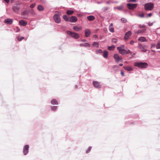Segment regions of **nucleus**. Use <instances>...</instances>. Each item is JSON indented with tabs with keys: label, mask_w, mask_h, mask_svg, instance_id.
<instances>
[{
	"label": "nucleus",
	"mask_w": 160,
	"mask_h": 160,
	"mask_svg": "<svg viewBox=\"0 0 160 160\" xmlns=\"http://www.w3.org/2000/svg\"><path fill=\"white\" fill-rule=\"evenodd\" d=\"M124 48V46L122 45V46H120V47H118L117 48V50L119 51V52L122 54H128L129 53H131V52H130V51L129 50H126L123 48Z\"/></svg>",
	"instance_id": "nucleus-1"
},
{
	"label": "nucleus",
	"mask_w": 160,
	"mask_h": 160,
	"mask_svg": "<svg viewBox=\"0 0 160 160\" xmlns=\"http://www.w3.org/2000/svg\"><path fill=\"white\" fill-rule=\"evenodd\" d=\"M134 65L141 68H146L148 66V64L145 62H135Z\"/></svg>",
	"instance_id": "nucleus-2"
},
{
	"label": "nucleus",
	"mask_w": 160,
	"mask_h": 160,
	"mask_svg": "<svg viewBox=\"0 0 160 160\" xmlns=\"http://www.w3.org/2000/svg\"><path fill=\"white\" fill-rule=\"evenodd\" d=\"M67 34L70 35L72 38L75 39H78L80 38L79 35L75 32L68 31H67Z\"/></svg>",
	"instance_id": "nucleus-3"
},
{
	"label": "nucleus",
	"mask_w": 160,
	"mask_h": 160,
	"mask_svg": "<svg viewBox=\"0 0 160 160\" xmlns=\"http://www.w3.org/2000/svg\"><path fill=\"white\" fill-rule=\"evenodd\" d=\"M154 8V4L152 2H149L144 5V8L146 11L152 10Z\"/></svg>",
	"instance_id": "nucleus-4"
},
{
	"label": "nucleus",
	"mask_w": 160,
	"mask_h": 160,
	"mask_svg": "<svg viewBox=\"0 0 160 160\" xmlns=\"http://www.w3.org/2000/svg\"><path fill=\"white\" fill-rule=\"evenodd\" d=\"M20 4H16L13 5L12 7V9L13 11L16 13H18L20 9Z\"/></svg>",
	"instance_id": "nucleus-5"
},
{
	"label": "nucleus",
	"mask_w": 160,
	"mask_h": 160,
	"mask_svg": "<svg viewBox=\"0 0 160 160\" xmlns=\"http://www.w3.org/2000/svg\"><path fill=\"white\" fill-rule=\"evenodd\" d=\"M138 48L142 52H145L147 51V47L145 45H143L140 44H139Z\"/></svg>",
	"instance_id": "nucleus-6"
},
{
	"label": "nucleus",
	"mask_w": 160,
	"mask_h": 160,
	"mask_svg": "<svg viewBox=\"0 0 160 160\" xmlns=\"http://www.w3.org/2000/svg\"><path fill=\"white\" fill-rule=\"evenodd\" d=\"M53 19L55 22L57 23H59L61 22V19L59 15L55 14L53 17Z\"/></svg>",
	"instance_id": "nucleus-7"
},
{
	"label": "nucleus",
	"mask_w": 160,
	"mask_h": 160,
	"mask_svg": "<svg viewBox=\"0 0 160 160\" xmlns=\"http://www.w3.org/2000/svg\"><path fill=\"white\" fill-rule=\"evenodd\" d=\"M113 58L116 62H122V59L121 57L119 56L118 54L114 55Z\"/></svg>",
	"instance_id": "nucleus-8"
},
{
	"label": "nucleus",
	"mask_w": 160,
	"mask_h": 160,
	"mask_svg": "<svg viewBox=\"0 0 160 160\" xmlns=\"http://www.w3.org/2000/svg\"><path fill=\"white\" fill-rule=\"evenodd\" d=\"M127 6L128 8L132 10L134 9V8H135L137 6V4H130V3H128L127 4Z\"/></svg>",
	"instance_id": "nucleus-9"
},
{
	"label": "nucleus",
	"mask_w": 160,
	"mask_h": 160,
	"mask_svg": "<svg viewBox=\"0 0 160 160\" xmlns=\"http://www.w3.org/2000/svg\"><path fill=\"white\" fill-rule=\"evenodd\" d=\"M29 146L28 145H25L23 148V152L25 155H26L28 152Z\"/></svg>",
	"instance_id": "nucleus-10"
},
{
	"label": "nucleus",
	"mask_w": 160,
	"mask_h": 160,
	"mask_svg": "<svg viewBox=\"0 0 160 160\" xmlns=\"http://www.w3.org/2000/svg\"><path fill=\"white\" fill-rule=\"evenodd\" d=\"M78 19L76 17L72 16L70 17L69 22H75L77 21Z\"/></svg>",
	"instance_id": "nucleus-11"
},
{
	"label": "nucleus",
	"mask_w": 160,
	"mask_h": 160,
	"mask_svg": "<svg viewBox=\"0 0 160 160\" xmlns=\"http://www.w3.org/2000/svg\"><path fill=\"white\" fill-rule=\"evenodd\" d=\"M93 85L96 88H101V85L97 81H94L93 82Z\"/></svg>",
	"instance_id": "nucleus-12"
},
{
	"label": "nucleus",
	"mask_w": 160,
	"mask_h": 160,
	"mask_svg": "<svg viewBox=\"0 0 160 160\" xmlns=\"http://www.w3.org/2000/svg\"><path fill=\"white\" fill-rule=\"evenodd\" d=\"M91 34V32L89 29H87L85 30V36L86 37H88Z\"/></svg>",
	"instance_id": "nucleus-13"
},
{
	"label": "nucleus",
	"mask_w": 160,
	"mask_h": 160,
	"mask_svg": "<svg viewBox=\"0 0 160 160\" xmlns=\"http://www.w3.org/2000/svg\"><path fill=\"white\" fill-rule=\"evenodd\" d=\"M131 35V32L130 31H129L127 32L124 36L125 39H128L129 37Z\"/></svg>",
	"instance_id": "nucleus-14"
},
{
	"label": "nucleus",
	"mask_w": 160,
	"mask_h": 160,
	"mask_svg": "<svg viewBox=\"0 0 160 160\" xmlns=\"http://www.w3.org/2000/svg\"><path fill=\"white\" fill-rule=\"evenodd\" d=\"M19 23L21 26H25L27 24L28 22L25 20H21L19 22Z\"/></svg>",
	"instance_id": "nucleus-15"
},
{
	"label": "nucleus",
	"mask_w": 160,
	"mask_h": 160,
	"mask_svg": "<svg viewBox=\"0 0 160 160\" xmlns=\"http://www.w3.org/2000/svg\"><path fill=\"white\" fill-rule=\"evenodd\" d=\"M73 29L76 31H78L82 30V28L81 27H78L77 26H75L73 27Z\"/></svg>",
	"instance_id": "nucleus-16"
},
{
	"label": "nucleus",
	"mask_w": 160,
	"mask_h": 160,
	"mask_svg": "<svg viewBox=\"0 0 160 160\" xmlns=\"http://www.w3.org/2000/svg\"><path fill=\"white\" fill-rule=\"evenodd\" d=\"M12 20L9 18L6 19L4 21L5 23L9 24H12Z\"/></svg>",
	"instance_id": "nucleus-17"
},
{
	"label": "nucleus",
	"mask_w": 160,
	"mask_h": 160,
	"mask_svg": "<svg viewBox=\"0 0 160 160\" xmlns=\"http://www.w3.org/2000/svg\"><path fill=\"white\" fill-rule=\"evenodd\" d=\"M124 68L128 71H131L132 70V68L130 66H127L124 67Z\"/></svg>",
	"instance_id": "nucleus-18"
},
{
	"label": "nucleus",
	"mask_w": 160,
	"mask_h": 160,
	"mask_svg": "<svg viewBox=\"0 0 160 160\" xmlns=\"http://www.w3.org/2000/svg\"><path fill=\"white\" fill-rule=\"evenodd\" d=\"M138 40L139 41L141 42H147V40L146 39V38L145 37H140L138 39Z\"/></svg>",
	"instance_id": "nucleus-19"
},
{
	"label": "nucleus",
	"mask_w": 160,
	"mask_h": 160,
	"mask_svg": "<svg viewBox=\"0 0 160 160\" xmlns=\"http://www.w3.org/2000/svg\"><path fill=\"white\" fill-rule=\"evenodd\" d=\"M44 7L41 5H39L38 6L37 9L39 11H43L44 10Z\"/></svg>",
	"instance_id": "nucleus-20"
},
{
	"label": "nucleus",
	"mask_w": 160,
	"mask_h": 160,
	"mask_svg": "<svg viewBox=\"0 0 160 160\" xmlns=\"http://www.w3.org/2000/svg\"><path fill=\"white\" fill-rule=\"evenodd\" d=\"M80 46H85L89 47L90 46V45L89 44L87 43H81L79 45Z\"/></svg>",
	"instance_id": "nucleus-21"
},
{
	"label": "nucleus",
	"mask_w": 160,
	"mask_h": 160,
	"mask_svg": "<svg viewBox=\"0 0 160 160\" xmlns=\"http://www.w3.org/2000/svg\"><path fill=\"white\" fill-rule=\"evenodd\" d=\"M108 52L107 51L105 50V51H104V52H103L102 56L104 58H107L108 56Z\"/></svg>",
	"instance_id": "nucleus-22"
},
{
	"label": "nucleus",
	"mask_w": 160,
	"mask_h": 160,
	"mask_svg": "<svg viewBox=\"0 0 160 160\" xmlns=\"http://www.w3.org/2000/svg\"><path fill=\"white\" fill-rule=\"evenodd\" d=\"M87 19L90 21H91L95 19V17L93 16H88L87 17Z\"/></svg>",
	"instance_id": "nucleus-23"
},
{
	"label": "nucleus",
	"mask_w": 160,
	"mask_h": 160,
	"mask_svg": "<svg viewBox=\"0 0 160 160\" xmlns=\"http://www.w3.org/2000/svg\"><path fill=\"white\" fill-rule=\"evenodd\" d=\"M51 103L52 104H58V103L57 100L55 99H53L51 101Z\"/></svg>",
	"instance_id": "nucleus-24"
},
{
	"label": "nucleus",
	"mask_w": 160,
	"mask_h": 160,
	"mask_svg": "<svg viewBox=\"0 0 160 160\" xmlns=\"http://www.w3.org/2000/svg\"><path fill=\"white\" fill-rule=\"evenodd\" d=\"M63 18L66 21H69L70 17H68L67 15H64L63 16Z\"/></svg>",
	"instance_id": "nucleus-25"
},
{
	"label": "nucleus",
	"mask_w": 160,
	"mask_h": 160,
	"mask_svg": "<svg viewBox=\"0 0 160 160\" xmlns=\"http://www.w3.org/2000/svg\"><path fill=\"white\" fill-rule=\"evenodd\" d=\"M74 12V11L72 10H67L66 12V13L68 15H71Z\"/></svg>",
	"instance_id": "nucleus-26"
},
{
	"label": "nucleus",
	"mask_w": 160,
	"mask_h": 160,
	"mask_svg": "<svg viewBox=\"0 0 160 160\" xmlns=\"http://www.w3.org/2000/svg\"><path fill=\"white\" fill-rule=\"evenodd\" d=\"M115 48V46L114 45H112L111 46H108V49L109 50H113Z\"/></svg>",
	"instance_id": "nucleus-27"
},
{
	"label": "nucleus",
	"mask_w": 160,
	"mask_h": 160,
	"mask_svg": "<svg viewBox=\"0 0 160 160\" xmlns=\"http://www.w3.org/2000/svg\"><path fill=\"white\" fill-rule=\"evenodd\" d=\"M28 12L27 10H25L22 12L21 14L22 15H27Z\"/></svg>",
	"instance_id": "nucleus-28"
},
{
	"label": "nucleus",
	"mask_w": 160,
	"mask_h": 160,
	"mask_svg": "<svg viewBox=\"0 0 160 160\" xmlns=\"http://www.w3.org/2000/svg\"><path fill=\"white\" fill-rule=\"evenodd\" d=\"M31 14L33 16H35L36 15V13L34 11L33 9H32L30 11Z\"/></svg>",
	"instance_id": "nucleus-29"
},
{
	"label": "nucleus",
	"mask_w": 160,
	"mask_h": 160,
	"mask_svg": "<svg viewBox=\"0 0 160 160\" xmlns=\"http://www.w3.org/2000/svg\"><path fill=\"white\" fill-rule=\"evenodd\" d=\"M109 31L112 32H114V28L113 27L109 26Z\"/></svg>",
	"instance_id": "nucleus-30"
},
{
	"label": "nucleus",
	"mask_w": 160,
	"mask_h": 160,
	"mask_svg": "<svg viewBox=\"0 0 160 160\" xmlns=\"http://www.w3.org/2000/svg\"><path fill=\"white\" fill-rule=\"evenodd\" d=\"M92 45L93 46H96L97 47H98V42H94L92 43Z\"/></svg>",
	"instance_id": "nucleus-31"
},
{
	"label": "nucleus",
	"mask_w": 160,
	"mask_h": 160,
	"mask_svg": "<svg viewBox=\"0 0 160 160\" xmlns=\"http://www.w3.org/2000/svg\"><path fill=\"white\" fill-rule=\"evenodd\" d=\"M156 47L157 49H160V41L157 43Z\"/></svg>",
	"instance_id": "nucleus-32"
},
{
	"label": "nucleus",
	"mask_w": 160,
	"mask_h": 160,
	"mask_svg": "<svg viewBox=\"0 0 160 160\" xmlns=\"http://www.w3.org/2000/svg\"><path fill=\"white\" fill-rule=\"evenodd\" d=\"M121 21L123 23L126 22H127V20L124 18H122L121 19Z\"/></svg>",
	"instance_id": "nucleus-33"
},
{
	"label": "nucleus",
	"mask_w": 160,
	"mask_h": 160,
	"mask_svg": "<svg viewBox=\"0 0 160 160\" xmlns=\"http://www.w3.org/2000/svg\"><path fill=\"white\" fill-rule=\"evenodd\" d=\"M144 32V30H139L137 31V33L138 34H139V33H143Z\"/></svg>",
	"instance_id": "nucleus-34"
},
{
	"label": "nucleus",
	"mask_w": 160,
	"mask_h": 160,
	"mask_svg": "<svg viewBox=\"0 0 160 160\" xmlns=\"http://www.w3.org/2000/svg\"><path fill=\"white\" fill-rule=\"evenodd\" d=\"M91 148H92V147H88V149L86 151V153H88L89 152H90V151L91 149Z\"/></svg>",
	"instance_id": "nucleus-35"
},
{
	"label": "nucleus",
	"mask_w": 160,
	"mask_h": 160,
	"mask_svg": "<svg viewBox=\"0 0 160 160\" xmlns=\"http://www.w3.org/2000/svg\"><path fill=\"white\" fill-rule=\"evenodd\" d=\"M102 51L101 49H98L96 51V53L98 54V53H102Z\"/></svg>",
	"instance_id": "nucleus-36"
},
{
	"label": "nucleus",
	"mask_w": 160,
	"mask_h": 160,
	"mask_svg": "<svg viewBox=\"0 0 160 160\" xmlns=\"http://www.w3.org/2000/svg\"><path fill=\"white\" fill-rule=\"evenodd\" d=\"M57 109V106H53L51 108V109L52 110L55 111Z\"/></svg>",
	"instance_id": "nucleus-37"
},
{
	"label": "nucleus",
	"mask_w": 160,
	"mask_h": 160,
	"mask_svg": "<svg viewBox=\"0 0 160 160\" xmlns=\"http://www.w3.org/2000/svg\"><path fill=\"white\" fill-rule=\"evenodd\" d=\"M35 5H36L35 4V3L31 5L30 6V7L31 8H34L35 7Z\"/></svg>",
	"instance_id": "nucleus-38"
},
{
	"label": "nucleus",
	"mask_w": 160,
	"mask_h": 160,
	"mask_svg": "<svg viewBox=\"0 0 160 160\" xmlns=\"http://www.w3.org/2000/svg\"><path fill=\"white\" fill-rule=\"evenodd\" d=\"M138 16L140 17H144V14L143 13H142L141 14L138 15Z\"/></svg>",
	"instance_id": "nucleus-39"
},
{
	"label": "nucleus",
	"mask_w": 160,
	"mask_h": 160,
	"mask_svg": "<svg viewBox=\"0 0 160 160\" xmlns=\"http://www.w3.org/2000/svg\"><path fill=\"white\" fill-rule=\"evenodd\" d=\"M24 38V37H22L21 38H18V40L19 41H21Z\"/></svg>",
	"instance_id": "nucleus-40"
},
{
	"label": "nucleus",
	"mask_w": 160,
	"mask_h": 160,
	"mask_svg": "<svg viewBox=\"0 0 160 160\" xmlns=\"http://www.w3.org/2000/svg\"><path fill=\"white\" fill-rule=\"evenodd\" d=\"M121 74L122 76H124V73L122 71H121Z\"/></svg>",
	"instance_id": "nucleus-41"
},
{
	"label": "nucleus",
	"mask_w": 160,
	"mask_h": 160,
	"mask_svg": "<svg viewBox=\"0 0 160 160\" xmlns=\"http://www.w3.org/2000/svg\"><path fill=\"white\" fill-rule=\"evenodd\" d=\"M152 15V14L151 13H149L148 14L147 17H150Z\"/></svg>",
	"instance_id": "nucleus-42"
},
{
	"label": "nucleus",
	"mask_w": 160,
	"mask_h": 160,
	"mask_svg": "<svg viewBox=\"0 0 160 160\" xmlns=\"http://www.w3.org/2000/svg\"><path fill=\"white\" fill-rule=\"evenodd\" d=\"M134 41L133 40H131L130 42V43L131 45H132L134 43Z\"/></svg>",
	"instance_id": "nucleus-43"
},
{
	"label": "nucleus",
	"mask_w": 160,
	"mask_h": 160,
	"mask_svg": "<svg viewBox=\"0 0 160 160\" xmlns=\"http://www.w3.org/2000/svg\"><path fill=\"white\" fill-rule=\"evenodd\" d=\"M112 41L113 42L116 43L117 42V40L116 39L113 38L112 40Z\"/></svg>",
	"instance_id": "nucleus-44"
},
{
	"label": "nucleus",
	"mask_w": 160,
	"mask_h": 160,
	"mask_svg": "<svg viewBox=\"0 0 160 160\" xmlns=\"http://www.w3.org/2000/svg\"><path fill=\"white\" fill-rule=\"evenodd\" d=\"M140 28H145V26L144 25H140L139 26Z\"/></svg>",
	"instance_id": "nucleus-45"
},
{
	"label": "nucleus",
	"mask_w": 160,
	"mask_h": 160,
	"mask_svg": "<svg viewBox=\"0 0 160 160\" xmlns=\"http://www.w3.org/2000/svg\"><path fill=\"white\" fill-rule=\"evenodd\" d=\"M129 2H136V0H130L129 1Z\"/></svg>",
	"instance_id": "nucleus-46"
},
{
	"label": "nucleus",
	"mask_w": 160,
	"mask_h": 160,
	"mask_svg": "<svg viewBox=\"0 0 160 160\" xmlns=\"http://www.w3.org/2000/svg\"><path fill=\"white\" fill-rule=\"evenodd\" d=\"M7 3H8L9 2V0H4Z\"/></svg>",
	"instance_id": "nucleus-47"
},
{
	"label": "nucleus",
	"mask_w": 160,
	"mask_h": 160,
	"mask_svg": "<svg viewBox=\"0 0 160 160\" xmlns=\"http://www.w3.org/2000/svg\"><path fill=\"white\" fill-rule=\"evenodd\" d=\"M155 44H153V45H152L151 46V48H152V47H155Z\"/></svg>",
	"instance_id": "nucleus-48"
},
{
	"label": "nucleus",
	"mask_w": 160,
	"mask_h": 160,
	"mask_svg": "<svg viewBox=\"0 0 160 160\" xmlns=\"http://www.w3.org/2000/svg\"><path fill=\"white\" fill-rule=\"evenodd\" d=\"M81 41L82 42H86V40L85 39H82L81 40Z\"/></svg>",
	"instance_id": "nucleus-49"
},
{
	"label": "nucleus",
	"mask_w": 160,
	"mask_h": 160,
	"mask_svg": "<svg viewBox=\"0 0 160 160\" xmlns=\"http://www.w3.org/2000/svg\"><path fill=\"white\" fill-rule=\"evenodd\" d=\"M112 26H113V24L112 23H111L109 26H111V27H112Z\"/></svg>",
	"instance_id": "nucleus-50"
},
{
	"label": "nucleus",
	"mask_w": 160,
	"mask_h": 160,
	"mask_svg": "<svg viewBox=\"0 0 160 160\" xmlns=\"http://www.w3.org/2000/svg\"><path fill=\"white\" fill-rule=\"evenodd\" d=\"M78 85H75V88H78Z\"/></svg>",
	"instance_id": "nucleus-51"
},
{
	"label": "nucleus",
	"mask_w": 160,
	"mask_h": 160,
	"mask_svg": "<svg viewBox=\"0 0 160 160\" xmlns=\"http://www.w3.org/2000/svg\"><path fill=\"white\" fill-rule=\"evenodd\" d=\"M93 37L94 38H96V37H97V35H93Z\"/></svg>",
	"instance_id": "nucleus-52"
},
{
	"label": "nucleus",
	"mask_w": 160,
	"mask_h": 160,
	"mask_svg": "<svg viewBox=\"0 0 160 160\" xmlns=\"http://www.w3.org/2000/svg\"><path fill=\"white\" fill-rule=\"evenodd\" d=\"M123 65V64H120L119 65V66H122Z\"/></svg>",
	"instance_id": "nucleus-53"
},
{
	"label": "nucleus",
	"mask_w": 160,
	"mask_h": 160,
	"mask_svg": "<svg viewBox=\"0 0 160 160\" xmlns=\"http://www.w3.org/2000/svg\"><path fill=\"white\" fill-rule=\"evenodd\" d=\"M152 52H155V51H154L153 50H152Z\"/></svg>",
	"instance_id": "nucleus-54"
}]
</instances>
